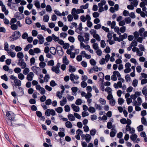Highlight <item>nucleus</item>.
<instances>
[{
	"label": "nucleus",
	"mask_w": 147,
	"mask_h": 147,
	"mask_svg": "<svg viewBox=\"0 0 147 147\" xmlns=\"http://www.w3.org/2000/svg\"><path fill=\"white\" fill-rule=\"evenodd\" d=\"M55 110L58 113H61L63 111L62 108L61 107H59L57 108H56Z\"/></svg>",
	"instance_id": "nucleus-29"
},
{
	"label": "nucleus",
	"mask_w": 147,
	"mask_h": 147,
	"mask_svg": "<svg viewBox=\"0 0 147 147\" xmlns=\"http://www.w3.org/2000/svg\"><path fill=\"white\" fill-rule=\"evenodd\" d=\"M87 86V83L83 81L81 82V86L82 87L84 88L86 87Z\"/></svg>",
	"instance_id": "nucleus-63"
},
{
	"label": "nucleus",
	"mask_w": 147,
	"mask_h": 147,
	"mask_svg": "<svg viewBox=\"0 0 147 147\" xmlns=\"http://www.w3.org/2000/svg\"><path fill=\"white\" fill-rule=\"evenodd\" d=\"M71 90L73 92L72 93V95L76 96L77 94L76 92L78 90L77 87H72L71 88Z\"/></svg>",
	"instance_id": "nucleus-12"
},
{
	"label": "nucleus",
	"mask_w": 147,
	"mask_h": 147,
	"mask_svg": "<svg viewBox=\"0 0 147 147\" xmlns=\"http://www.w3.org/2000/svg\"><path fill=\"white\" fill-rule=\"evenodd\" d=\"M66 97L68 100L72 101L73 100L74 98V97L73 96H71L69 94H67L66 96Z\"/></svg>",
	"instance_id": "nucleus-37"
},
{
	"label": "nucleus",
	"mask_w": 147,
	"mask_h": 147,
	"mask_svg": "<svg viewBox=\"0 0 147 147\" xmlns=\"http://www.w3.org/2000/svg\"><path fill=\"white\" fill-rule=\"evenodd\" d=\"M142 123L144 125H146L147 124V122L146 118L144 117H143L141 118Z\"/></svg>",
	"instance_id": "nucleus-26"
},
{
	"label": "nucleus",
	"mask_w": 147,
	"mask_h": 147,
	"mask_svg": "<svg viewBox=\"0 0 147 147\" xmlns=\"http://www.w3.org/2000/svg\"><path fill=\"white\" fill-rule=\"evenodd\" d=\"M7 53L9 54V55H10V56L12 57H14L16 56V53L14 52L8 51L7 52Z\"/></svg>",
	"instance_id": "nucleus-33"
},
{
	"label": "nucleus",
	"mask_w": 147,
	"mask_h": 147,
	"mask_svg": "<svg viewBox=\"0 0 147 147\" xmlns=\"http://www.w3.org/2000/svg\"><path fill=\"white\" fill-rule=\"evenodd\" d=\"M99 101L100 102L102 105H105L106 104V100L105 99L102 98H100L99 99Z\"/></svg>",
	"instance_id": "nucleus-34"
},
{
	"label": "nucleus",
	"mask_w": 147,
	"mask_h": 147,
	"mask_svg": "<svg viewBox=\"0 0 147 147\" xmlns=\"http://www.w3.org/2000/svg\"><path fill=\"white\" fill-rule=\"evenodd\" d=\"M56 49L57 52L60 51V52H59V54H63V51L62 48V47L60 46H57L56 47Z\"/></svg>",
	"instance_id": "nucleus-10"
},
{
	"label": "nucleus",
	"mask_w": 147,
	"mask_h": 147,
	"mask_svg": "<svg viewBox=\"0 0 147 147\" xmlns=\"http://www.w3.org/2000/svg\"><path fill=\"white\" fill-rule=\"evenodd\" d=\"M54 64V61L53 60L49 61L47 63V65L49 66H53Z\"/></svg>",
	"instance_id": "nucleus-54"
},
{
	"label": "nucleus",
	"mask_w": 147,
	"mask_h": 147,
	"mask_svg": "<svg viewBox=\"0 0 147 147\" xmlns=\"http://www.w3.org/2000/svg\"><path fill=\"white\" fill-rule=\"evenodd\" d=\"M63 45V47L65 49L68 48L69 47V45L68 43H65V44L64 43Z\"/></svg>",
	"instance_id": "nucleus-64"
},
{
	"label": "nucleus",
	"mask_w": 147,
	"mask_h": 147,
	"mask_svg": "<svg viewBox=\"0 0 147 147\" xmlns=\"http://www.w3.org/2000/svg\"><path fill=\"white\" fill-rule=\"evenodd\" d=\"M52 102L51 100L50 99H47L45 102V104L47 105H51Z\"/></svg>",
	"instance_id": "nucleus-60"
},
{
	"label": "nucleus",
	"mask_w": 147,
	"mask_h": 147,
	"mask_svg": "<svg viewBox=\"0 0 147 147\" xmlns=\"http://www.w3.org/2000/svg\"><path fill=\"white\" fill-rule=\"evenodd\" d=\"M52 70L55 72L56 74H58L59 72V69L58 67L55 66H53L52 67Z\"/></svg>",
	"instance_id": "nucleus-11"
},
{
	"label": "nucleus",
	"mask_w": 147,
	"mask_h": 147,
	"mask_svg": "<svg viewBox=\"0 0 147 147\" xmlns=\"http://www.w3.org/2000/svg\"><path fill=\"white\" fill-rule=\"evenodd\" d=\"M69 40L71 42H74L75 41V39L74 38L71 36H69L68 38Z\"/></svg>",
	"instance_id": "nucleus-61"
},
{
	"label": "nucleus",
	"mask_w": 147,
	"mask_h": 147,
	"mask_svg": "<svg viewBox=\"0 0 147 147\" xmlns=\"http://www.w3.org/2000/svg\"><path fill=\"white\" fill-rule=\"evenodd\" d=\"M69 120L71 121H74L75 120V117L72 114H70L68 115Z\"/></svg>",
	"instance_id": "nucleus-20"
},
{
	"label": "nucleus",
	"mask_w": 147,
	"mask_h": 147,
	"mask_svg": "<svg viewBox=\"0 0 147 147\" xmlns=\"http://www.w3.org/2000/svg\"><path fill=\"white\" fill-rule=\"evenodd\" d=\"M137 137V136L135 134H134L131 135L130 136V139L132 141H135L136 140Z\"/></svg>",
	"instance_id": "nucleus-25"
},
{
	"label": "nucleus",
	"mask_w": 147,
	"mask_h": 147,
	"mask_svg": "<svg viewBox=\"0 0 147 147\" xmlns=\"http://www.w3.org/2000/svg\"><path fill=\"white\" fill-rule=\"evenodd\" d=\"M37 38L39 40L38 43L40 44H42L45 41V39L43 36L41 34H38L37 36Z\"/></svg>",
	"instance_id": "nucleus-5"
},
{
	"label": "nucleus",
	"mask_w": 147,
	"mask_h": 147,
	"mask_svg": "<svg viewBox=\"0 0 147 147\" xmlns=\"http://www.w3.org/2000/svg\"><path fill=\"white\" fill-rule=\"evenodd\" d=\"M117 131L115 129H112L110 133V136L111 138L114 137Z\"/></svg>",
	"instance_id": "nucleus-9"
},
{
	"label": "nucleus",
	"mask_w": 147,
	"mask_h": 147,
	"mask_svg": "<svg viewBox=\"0 0 147 147\" xmlns=\"http://www.w3.org/2000/svg\"><path fill=\"white\" fill-rule=\"evenodd\" d=\"M90 62L92 65H95L96 64L95 61L93 59H91L90 60Z\"/></svg>",
	"instance_id": "nucleus-56"
},
{
	"label": "nucleus",
	"mask_w": 147,
	"mask_h": 147,
	"mask_svg": "<svg viewBox=\"0 0 147 147\" xmlns=\"http://www.w3.org/2000/svg\"><path fill=\"white\" fill-rule=\"evenodd\" d=\"M142 93L143 95L145 96L146 100H147V90L146 86L143 88Z\"/></svg>",
	"instance_id": "nucleus-13"
},
{
	"label": "nucleus",
	"mask_w": 147,
	"mask_h": 147,
	"mask_svg": "<svg viewBox=\"0 0 147 147\" xmlns=\"http://www.w3.org/2000/svg\"><path fill=\"white\" fill-rule=\"evenodd\" d=\"M131 3L134 6L136 7L138 5V2L137 0H134Z\"/></svg>",
	"instance_id": "nucleus-46"
},
{
	"label": "nucleus",
	"mask_w": 147,
	"mask_h": 147,
	"mask_svg": "<svg viewBox=\"0 0 147 147\" xmlns=\"http://www.w3.org/2000/svg\"><path fill=\"white\" fill-rule=\"evenodd\" d=\"M18 77L20 79L22 80L24 78V76L22 74L20 73L18 75Z\"/></svg>",
	"instance_id": "nucleus-48"
},
{
	"label": "nucleus",
	"mask_w": 147,
	"mask_h": 147,
	"mask_svg": "<svg viewBox=\"0 0 147 147\" xmlns=\"http://www.w3.org/2000/svg\"><path fill=\"white\" fill-rule=\"evenodd\" d=\"M127 36V35L126 33H124V34L121 36V39L119 40V42L122 41L123 39L126 38Z\"/></svg>",
	"instance_id": "nucleus-36"
},
{
	"label": "nucleus",
	"mask_w": 147,
	"mask_h": 147,
	"mask_svg": "<svg viewBox=\"0 0 147 147\" xmlns=\"http://www.w3.org/2000/svg\"><path fill=\"white\" fill-rule=\"evenodd\" d=\"M70 79L73 83H74V79L77 80L78 79L79 77L77 75H74L73 74H71L70 76Z\"/></svg>",
	"instance_id": "nucleus-4"
},
{
	"label": "nucleus",
	"mask_w": 147,
	"mask_h": 147,
	"mask_svg": "<svg viewBox=\"0 0 147 147\" xmlns=\"http://www.w3.org/2000/svg\"><path fill=\"white\" fill-rule=\"evenodd\" d=\"M93 36L94 38H96L97 41H100V37L98 34H94L93 35Z\"/></svg>",
	"instance_id": "nucleus-21"
},
{
	"label": "nucleus",
	"mask_w": 147,
	"mask_h": 147,
	"mask_svg": "<svg viewBox=\"0 0 147 147\" xmlns=\"http://www.w3.org/2000/svg\"><path fill=\"white\" fill-rule=\"evenodd\" d=\"M92 46L93 49H94L95 50H97L99 48V47L98 46V44L97 43L93 44Z\"/></svg>",
	"instance_id": "nucleus-53"
},
{
	"label": "nucleus",
	"mask_w": 147,
	"mask_h": 147,
	"mask_svg": "<svg viewBox=\"0 0 147 147\" xmlns=\"http://www.w3.org/2000/svg\"><path fill=\"white\" fill-rule=\"evenodd\" d=\"M6 116L8 117L9 119L7 121V123L8 125L11 126L12 125V121L14 119V115L13 113L10 112H7L6 113Z\"/></svg>",
	"instance_id": "nucleus-1"
},
{
	"label": "nucleus",
	"mask_w": 147,
	"mask_h": 147,
	"mask_svg": "<svg viewBox=\"0 0 147 147\" xmlns=\"http://www.w3.org/2000/svg\"><path fill=\"white\" fill-rule=\"evenodd\" d=\"M52 36L53 40V39L54 41L55 42L58 41L59 39L58 37L56 36L54 34H52Z\"/></svg>",
	"instance_id": "nucleus-42"
},
{
	"label": "nucleus",
	"mask_w": 147,
	"mask_h": 147,
	"mask_svg": "<svg viewBox=\"0 0 147 147\" xmlns=\"http://www.w3.org/2000/svg\"><path fill=\"white\" fill-rule=\"evenodd\" d=\"M49 19V16L47 15H45L43 16V20L45 22H47Z\"/></svg>",
	"instance_id": "nucleus-30"
},
{
	"label": "nucleus",
	"mask_w": 147,
	"mask_h": 147,
	"mask_svg": "<svg viewBox=\"0 0 147 147\" xmlns=\"http://www.w3.org/2000/svg\"><path fill=\"white\" fill-rule=\"evenodd\" d=\"M21 36L20 33L18 31H16L14 32L13 36V40H16L19 38Z\"/></svg>",
	"instance_id": "nucleus-3"
},
{
	"label": "nucleus",
	"mask_w": 147,
	"mask_h": 147,
	"mask_svg": "<svg viewBox=\"0 0 147 147\" xmlns=\"http://www.w3.org/2000/svg\"><path fill=\"white\" fill-rule=\"evenodd\" d=\"M65 111V112H68L70 111V108L68 105H66L64 107Z\"/></svg>",
	"instance_id": "nucleus-44"
},
{
	"label": "nucleus",
	"mask_w": 147,
	"mask_h": 147,
	"mask_svg": "<svg viewBox=\"0 0 147 147\" xmlns=\"http://www.w3.org/2000/svg\"><path fill=\"white\" fill-rule=\"evenodd\" d=\"M63 61L64 63L66 65L68 64L69 63V61L67 59V57L66 56H64L63 57Z\"/></svg>",
	"instance_id": "nucleus-15"
},
{
	"label": "nucleus",
	"mask_w": 147,
	"mask_h": 147,
	"mask_svg": "<svg viewBox=\"0 0 147 147\" xmlns=\"http://www.w3.org/2000/svg\"><path fill=\"white\" fill-rule=\"evenodd\" d=\"M89 34L88 33H85L84 36L86 38L84 40V42L87 44L88 43V41L89 40Z\"/></svg>",
	"instance_id": "nucleus-14"
},
{
	"label": "nucleus",
	"mask_w": 147,
	"mask_h": 147,
	"mask_svg": "<svg viewBox=\"0 0 147 147\" xmlns=\"http://www.w3.org/2000/svg\"><path fill=\"white\" fill-rule=\"evenodd\" d=\"M10 78L12 80L14 81V82L16 86H21V81L18 79L15 76L13 75H11L10 76Z\"/></svg>",
	"instance_id": "nucleus-2"
},
{
	"label": "nucleus",
	"mask_w": 147,
	"mask_h": 147,
	"mask_svg": "<svg viewBox=\"0 0 147 147\" xmlns=\"http://www.w3.org/2000/svg\"><path fill=\"white\" fill-rule=\"evenodd\" d=\"M124 100L121 98H119L118 99V102L120 105H122L124 102Z\"/></svg>",
	"instance_id": "nucleus-31"
},
{
	"label": "nucleus",
	"mask_w": 147,
	"mask_h": 147,
	"mask_svg": "<svg viewBox=\"0 0 147 147\" xmlns=\"http://www.w3.org/2000/svg\"><path fill=\"white\" fill-rule=\"evenodd\" d=\"M65 125L67 128H71L72 126L71 123L69 121L65 122Z\"/></svg>",
	"instance_id": "nucleus-19"
},
{
	"label": "nucleus",
	"mask_w": 147,
	"mask_h": 147,
	"mask_svg": "<svg viewBox=\"0 0 147 147\" xmlns=\"http://www.w3.org/2000/svg\"><path fill=\"white\" fill-rule=\"evenodd\" d=\"M50 86L52 87L55 86L57 85L55 81L53 80H51L50 82Z\"/></svg>",
	"instance_id": "nucleus-57"
},
{
	"label": "nucleus",
	"mask_w": 147,
	"mask_h": 147,
	"mask_svg": "<svg viewBox=\"0 0 147 147\" xmlns=\"http://www.w3.org/2000/svg\"><path fill=\"white\" fill-rule=\"evenodd\" d=\"M14 71L15 73L17 74H20V73L21 72V69L19 67H16L14 69Z\"/></svg>",
	"instance_id": "nucleus-32"
},
{
	"label": "nucleus",
	"mask_w": 147,
	"mask_h": 147,
	"mask_svg": "<svg viewBox=\"0 0 147 147\" xmlns=\"http://www.w3.org/2000/svg\"><path fill=\"white\" fill-rule=\"evenodd\" d=\"M2 10L4 12L5 15H7L8 14L9 12L8 10H7L5 5H4L2 7Z\"/></svg>",
	"instance_id": "nucleus-18"
},
{
	"label": "nucleus",
	"mask_w": 147,
	"mask_h": 147,
	"mask_svg": "<svg viewBox=\"0 0 147 147\" xmlns=\"http://www.w3.org/2000/svg\"><path fill=\"white\" fill-rule=\"evenodd\" d=\"M32 34L33 36H36L37 35L38 32L36 30H33L32 32Z\"/></svg>",
	"instance_id": "nucleus-58"
},
{
	"label": "nucleus",
	"mask_w": 147,
	"mask_h": 147,
	"mask_svg": "<svg viewBox=\"0 0 147 147\" xmlns=\"http://www.w3.org/2000/svg\"><path fill=\"white\" fill-rule=\"evenodd\" d=\"M71 107L73 111L76 112H78L79 111L80 108L79 107L76 106L74 104H73L71 105Z\"/></svg>",
	"instance_id": "nucleus-7"
},
{
	"label": "nucleus",
	"mask_w": 147,
	"mask_h": 147,
	"mask_svg": "<svg viewBox=\"0 0 147 147\" xmlns=\"http://www.w3.org/2000/svg\"><path fill=\"white\" fill-rule=\"evenodd\" d=\"M100 45L101 47L104 48L106 46V43L104 40H102L100 42Z\"/></svg>",
	"instance_id": "nucleus-45"
},
{
	"label": "nucleus",
	"mask_w": 147,
	"mask_h": 147,
	"mask_svg": "<svg viewBox=\"0 0 147 147\" xmlns=\"http://www.w3.org/2000/svg\"><path fill=\"white\" fill-rule=\"evenodd\" d=\"M82 101L81 99L79 98L77 99L75 102L76 104L78 105H79L82 104Z\"/></svg>",
	"instance_id": "nucleus-43"
},
{
	"label": "nucleus",
	"mask_w": 147,
	"mask_h": 147,
	"mask_svg": "<svg viewBox=\"0 0 147 147\" xmlns=\"http://www.w3.org/2000/svg\"><path fill=\"white\" fill-rule=\"evenodd\" d=\"M137 129L138 131H142L143 130V126L141 125L138 126L137 127Z\"/></svg>",
	"instance_id": "nucleus-41"
},
{
	"label": "nucleus",
	"mask_w": 147,
	"mask_h": 147,
	"mask_svg": "<svg viewBox=\"0 0 147 147\" xmlns=\"http://www.w3.org/2000/svg\"><path fill=\"white\" fill-rule=\"evenodd\" d=\"M50 52L53 55H55L56 53V50L53 47H51L50 48Z\"/></svg>",
	"instance_id": "nucleus-16"
},
{
	"label": "nucleus",
	"mask_w": 147,
	"mask_h": 147,
	"mask_svg": "<svg viewBox=\"0 0 147 147\" xmlns=\"http://www.w3.org/2000/svg\"><path fill=\"white\" fill-rule=\"evenodd\" d=\"M17 57L18 59H21L24 57V55L22 52H20L17 54Z\"/></svg>",
	"instance_id": "nucleus-24"
},
{
	"label": "nucleus",
	"mask_w": 147,
	"mask_h": 147,
	"mask_svg": "<svg viewBox=\"0 0 147 147\" xmlns=\"http://www.w3.org/2000/svg\"><path fill=\"white\" fill-rule=\"evenodd\" d=\"M11 28L12 30H15L17 29L18 26L16 24H13L11 25Z\"/></svg>",
	"instance_id": "nucleus-50"
},
{
	"label": "nucleus",
	"mask_w": 147,
	"mask_h": 147,
	"mask_svg": "<svg viewBox=\"0 0 147 147\" xmlns=\"http://www.w3.org/2000/svg\"><path fill=\"white\" fill-rule=\"evenodd\" d=\"M137 42L134 40L131 43L130 45L132 47H135L137 46Z\"/></svg>",
	"instance_id": "nucleus-28"
},
{
	"label": "nucleus",
	"mask_w": 147,
	"mask_h": 147,
	"mask_svg": "<svg viewBox=\"0 0 147 147\" xmlns=\"http://www.w3.org/2000/svg\"><path fill=\"white\" fill-rule=\"evenodd\" d=\"M35 5L37 8H40V3L38 1L36 0V1Z\"/></svg>",
	"instance_id": "nucleus-62"
},
{
	"label": "nucleus",
	"mask_w": 147,
	"mask_h": 147,
	"mask_svg": "<svg viewBox=\"0 0 147 147\" xmlns=\"http://www.w3.org/2000/svg\"><path fill=\"white\" fill-rule=\"evenodd\" d=\"M69 70L70 72L72 73L75 72L76 70V69L74 67H73L70 65L69 67Z\"/></svg>",
	"instance_id": "nucleus-22"
},
{
	"label": "nucleus",
	"mask_w": 147,
	"mask_h": 147,
	"mask_svg": "<svg viewBox=\"0 0 147 147\" xmlns=\"http://www.w3.org/2000/svg\"><path fill=\"white\" fill-rule=\"evenodd\" d=\"M78 40L80 42L83 41L84 42V38L81 35H79L78 36Z\"/></svg>",
	"instance_id": "nucleus-51"
},
{
	"label": "nucleus",
	"mask_w": 147,
	"mask_h": 147,
	"mask_svg": "<svg viewBox=\"0 0 147 147\" xmlns=\"http://www.w3.org/2000/svg\"><path fill=\"white\" fill-rule=\"evenodd\" d=\"M109 100L110 104L112 106H114L115 103V100L113 98Z\"/></svg>",
	"instance_id": "nucleus-40"
},
{
	"label": "nucleus",
	"mask_w": 147,
	"mask_h": 147,
	"mask_svg": "<svg viewBox=\"0 0 147 147\" xmlns=\"http://www.w3.org/2000/svg\"><path fill=\"white\" fill-rule=\"evenodd\" d=\"M88 110L89 112L92 113H94L96 111L95 108L92 107H90L88 109Z\"/></svg>",
	"instance_id": "nucleus-27"
},
{
	"label": "nucleus",
	"mask_w": 147,
	"mask_h": 147,
	"mask_svg": "<svg viewBox=\"0 0 147 147\" xmlns=\"http://www.w3.org/2000/svg\"><path fill=\"white\" fill-rule=\"evenodd\" d=\"M91 136L90 135L88 134H86V141L87 143H89L91 139Z\"/></svg>",
	"instance_id": "nucleus-23"
},
{
	"label": "nucleus",
	"mask_w": 147,
	"mask_h": 147,
	"mask_svg": "<svg viewBox=\"0 0 147 147\" xmlns=\"http://www.w3.org/2000/svg\"><path fill=\"white\" fill-rule=\"evenodd\" d=\"M96 131L95 129H92L90 131V134L92 136H94L96 133Z\"/></svg>",
	"instance_id": "nucleus-47"
},
{
	"label": "nucleus",
	"mask_w": 147,
	"mask_h": 147,
	"mask_svg": "<svg viewBox=\"0 0 147 147\" xmlns=\"http://www.w3.org/2000/svg\"><path fill=\"white\" fill-rule=\"evenodd\" d=\"M39 66L41 68H43L46 65V63L45 62H41L39 63Z\"/></svg>",
	"instance_id": "nucleus-52"
},
{
	"label": "nucleus",
	"mask_w": 147,
	"mask_h": 147,
	"mask_svg": "<svg viewBox=\"0 0 147 147\" xmlns=\"http://www.w3.org/2000/svg\"><path fill=\"white\" fill-rule=\"evenodd\" d=\"M113 74L115 76H117V77L121 76V75L118 71H115L113 72Z\"/></svg>",
	"instance_id": "nucleus-55"
},
{
	"label": "nucleus",
	"mask_w": 147,
	"mask_h": 147,
	"mask_svg": "<svg viewBox=\"0 0 147 147\" xmlns=\"http://www.w3.org/2000/svg\"><path fill=\"white\" fill-rule=\"evenodd\" d=\"M106 92H107L108 94H112V90L110 87H107L105 89Z\"/></svg>",
	"instance_id": "nucleus-39"
},
{
	"label": "nucleus",
	"mask_w": 147,
	"mask_h": 147,
	"mask_svg": "<svg viewBox=\"0 0 147 147\" xmlns=\"http://www.w3.org/2000/svg\"><path fill=\"white\" fill-rule=\"evenodd\" d=\"M32 69L34 73L36 74H37L38 71H40L41 69L40 68L35 66L32 67Z\"/></svg>",
	"instance_id": "nucleus-8"
},
{
	"label": "nucleus",
	"mask_w": 147,
	"mask_h": 147,
	"mask_svg": "<svg viewBox=\"0 0 147 147\" xmlns=\"http://www.w3.org/2000/svg\"><path fill=\"white\" fill-rule=\"evenodd\" d=\"M34 76L33 72H30L28 74V81H31L32 80V78Z\"/></svg>",
	"instance_id": "nucleus-17"
},
{
	"label": "nucleus",
	"mask_w": 147,
	"mask_h": 147,
	"mask_svg": "<svg viewBox=\"0 0 147 147\" xmlns=\"http://www.w3.org/2000/svg\"><path fill=\"white\" fill-rule=\"evenodd\" d=\"M89 4L88 3H86L85 5H82L80 6V8L81 9H86L88 8Z\"/></svg>",
	"instance_id": "nucleus-49"
},
{
	"label": "nucleus",
	"mask_w": 147,
	"mask_h": 147,
	"mask_svg": "<svg viewBox=\"0 0 147 147\" xmlns=\"http://www.w3.org/2000/svg\"><path fill=\"white\" fill-rule=\"evenodd\" d=\"M138 84V81L136 79H135L133 81L132 85L134 87H136L137 86Z\"/></svg>",
	"instance_id": "nucleus-38"
},
{
	"label": "nucleus",
	"mask_w": 147,
	"mask_h": 147,
	"mask_svg": "<svg viewBox=\"0 0 147 147\" xmlns=\"http://www.w3.org/2000/svg\"><path fill=\"white\" fill-rule=\"evenodd\" d=\"M18 64L21 66L22 68H24L26 66V64L23 60L19 59Z\"/></svg>",
	"instance_id": "nucleus-6"
},
{
	"label": "nucleus",
	"mask_w": 147,
	"mask_h": 147,
	"mask_svg": "<svg viewBox=\"0 0 147 147\" xmlns=\"http://www.w3.org/2000/svg\"><path fill=\"white\" fill-rule=\"evenodd\" d=\"M94 106L96 107V109H98L99 110H100L102 109V106L100 105H98L95 103L94 105Z\"/></svg>",
	"instance_id": "nucleus-35"
},
{
	"label": "nucleus",
	"mask_w": 147,
	"mask_h": 147,
	"mask_svg": "<svg viewBox=\"0 0 147 147\" xmlns=\"http://www.w3.org/2000/svg\"><path fill=\"white\" fill-rule=\"evenodd\" d=\"M46 40L48 42H51L53 40L52 36H47L46 38Z\"/></svg>",
	"instance_id": "nucleus-59"
}]
</instances>
